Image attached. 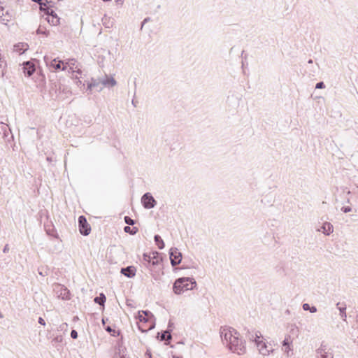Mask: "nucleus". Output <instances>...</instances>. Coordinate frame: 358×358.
I'll list each match as a JSON object with an SVG mask.
<instances>
[{
  "label": "nucleus",
  "instance_id": "obj_3",
  "mask_svg": "<svg viewBox=\"0 0 358 358\" xmlns=\"http://www.w3.org/2000/svg\"><path fill=\"white\" fill-rule=\"evenodd\" d=\"M220 334L222 341L227 347L229 344L231 343L233 338L240 336L239 333L234 328L230 327H222L220 329Z\"/></svg>",
  "mask_w": 358,
  "mask_h": 358
},
{
  "label": "nucleus",
  "instance_id": "obj_8",
  "mask_svg": "<svg viewBox=\"0 0 358 358\" xmlns=\"http://www.w3.org/2000/svg\"><path fill=\"white\" fill-rule=\"evenodd\" d=\"M169 259L173 266L178 265L182 261V253L178 248H171L169 250Z\"/></svg>",
  "mask_w": 358,
  "mask_h": 358
},
{
  "label": "nucleus",
  "instance_id": "obj_54",
  "mask_svg": "<svg viewBox=\"0 0 358 358\" xmlns=\"http://www.w3.org/2000/svg\"><path fill=\"white\" fill-rule=\"evenodd\" d=\"M102 322H103V324H105L106 320H104V318H103V319H102Z\"/></svg>",
  "mask_w": 358,
  "mask_h": 358
},
{
  "label": "nucleus",
  "instance_id": "obj_9",
  "mask_svg": "<svg viewBox=\"0 0 358 358\" xmlns=\"http://www.w3.org/2000/svg\"><path fill=\"white\" fill-rule=\"evenodd\" d=\"M79 230L82 235L87 236L91 231V227L87 223L85 216L80 215L78 217Z\"/></svg>",
  "mask_w": 358,
  "mask_h": 358
},
{
  "label": "nucleus",
  "instance_id": "obj_39",
  "mask_svg": "<svg viewBox=\"0 0 358 358\" xmlns=\"http://www.w3.org/2000/svg\"><path fill=\"white\" fill-rule=\"evenodd\" d=\"M150 20V17H146V18H145V19L143 20L142 23H141V29H143V26L145 25V23H147V22H148Z\"/></svg>",
  "mask_w": 358,
  "mask_h": 358
},
{
  "label": "nucleus",
  "instance_id": "obj_15",
  "mask_svg": "<svg viewBox=\"0 0 358 358\" xmlns=\"http://www.w3.org/2000/svg\"><path fill=\"white\" fill-rule=\"evenodd\" d=\"M100 82L103 86L108 87H113L117 84L116 80L113 77L108 78L107 76L104 78L101 79Z\"/></svg>",
  "mask_w": 358,
  "mask_h": 358
},
{
  "label": "nucleus",
  "instance_id": "obj_43",
  "mask_svg": "<svg viewBox=\"0 0 358 358\" xmlns=\"http://www.w3.org/2000/svg\"><path fill=\"white\" fill-rule=\"evenodd\" d=\"M255 334H251L250 336H249L248 338L252 341H255Z\"/></svg>",
  "mask_w": 358,
  "mask_h": 358
},
{
  "label": "nucleus",
  "instance_id": "obj_38",
  "mask_svg": "<svg viewBox=\"0 0 358 358\" xmlns=\"http://www.w3.org/2000/svg\"><path fill=\"white\" fill-rule=\"evenodd\" d=\"M71 337L73 338V339H76L78 338V332L76 331V330H72L71 331Z\"/></svg>",
  "mask_w": 358,
  "mask_h": 358
},
{
  "label": "nucleus",
  "instance_id": "obj_11",
  "mask_svg": "<svg viewBox=\"0 0 358 358\" xmlns=\"http://www.w3.org/2000/svg\"><path fill=\"white\" fill-rule=\"evenodd\" d=\"M44 61L46 65L50 66L52 70L61 69V64L63 63L62 61L52 59L49 56H45Z\"/></svg>",
  "mask_w": 358,
  "mask_h": 358
},
{
  "label": "nucleus",
  "instance_id": "obj_60",
  "mask_svg": "<svg viewBox=\"0 0 358 358\" xmlns=\"http://www.w3.org/2000/svg\"><path fill=\"white\" fill-rule=\"evenodd\" d=\"M121 358H125L124 356H122Z\"/></svg>",
  "mask_w": 358,
  "mask_h": 358
},
{
  "label": "nucleus",
  "instance_id": "obj_41",
  "mask_svg": "<svg viewBox=\"0 0 358 358\" xmlns=\"http://www.w3.org/2000/svg\"><path fill=\"white\" fill-rule=\"evenodd\" d=\"M38 323L40 324H41V325H43V326L45 325V320L42 317H39L38 318Z\"/></svg>",
  "mask_w": 358,
  "mask_h": 358
},
{
  "label": "nucleus",
  "instance_id": "obj_5",
  "mask_svg": "<svg viewBox=\"0 0 358 358\" xmlns=\"http://www.w3.org/2000/svg\"><path fill=\"white\" fill-rule=\"evenodd\" d=\"M262 334L260 332H255V342L259 353L262 355H268L270 352H273V349L269 347L263 340H260Z\"/></svg>",
  "mask_w": 358,
  "mask_h": 358
},
{
  "label": "nucleus",
  "instance_id": "obj_56",
  "mask_svg": "<svg viewBox=\"0 0 358 358\" xmlns=\"http://www.w3.org/2000/svg\"><path fill=\"white\" fill-rule=\"evenodd\" d=\"M102 90V87H101L98 91H101Z\"/></svg>",
  "mask_w": 358,
  "mask_h": 358
},
{
  "label": "nucleus",
  "instance_id": "obj_30",
  "mask_svg": "<svg viewBox=\"0 0 358 358\" xmlns=\"http://www.w3.org/2000/svg\"><path fill=\"white\" fill-rule=\"evenodd\" d=\"M292 340H291V337L290 336H287L285 337V338L284 339L283 342H282V346L283 347H286V346H290L291 343H292Z\"/></svg>",
  "mask_w": 358,
  "mask_h": 358
},
{
  "label": "nucleus",
  "instance_id": "obj_37",
  "mask_svg": "<svg viewBox=\"0 0 358 358\" xmlns=\"http://www.w3.org/2000/svg\"><path fill=\"white\" fill-rule=\"evenodd\" d=\"M105 329H106V331L107 332H108V333H112V332H113V334L112 335H113V336H115V331L114 329H113L111 328V327H110V326H107V327L105 328Z\"/></svg>",
  "mask_w": 358,
  "mask_h": 358
},
{
  "label": "nucleus",
  "instance_id": "obj_55",
  "mask_svg": "<svg viewBox=\"0 0 358 358\" xmlns=\"http://www.w3.org/2000/svg\"><path fill=\"white\" fill-rule=\"evenodd\" d=\"M111 0H103V1L104 2H108V1H110Z\"/></svg>",
  "mask_w": 358,
  "mask_h": 358
},
{
  "label": "nucleus",
  "instance_id": "obj_27",
  "mask_svg": "<svg viewBox=\"0 0 358 358\" xmlns=\"http://www.w3.org/2000/svg\"><path fill=\"white\" fill-rule=\"evenodd\" d=\"M124 231L126 233H129L131 235H134L138 232V229L137 227H135L131 228L129 226H126L124 228Z\"/></svg>",
  "mask_w": 358,
  "mask_h": 358
},
{
  "label": "nucleus",
  "instance_id": "obj_19",
  "mask_svg": "<svg viewBox=\"0 0 358 358\" xmlns=\"http://www.w3.org/2000/svg\"><path fill=\"white\" fill-rule=\"evenodd\" d=\"M171 331L172 329H167L166 331H162L161 333H158L157 338L162 341L171 340L172 338L171 334Z\"/></svg>",
  "mask_w": 358,
  "mask_h": 358
},
{
  "label": "nucleus",
  "instance_id": "obj_57",
  "mask_svg": "<svg viewBox=\"0 0 358 358\" xmlns=\"http://www.w3.org/2000/svg\"><path fill=\"white\" fill-rule=\"evenodd\" d=\"M105 20H106V17L103 18V19H102V21H104Z\"/></svg>",
  "mask_w": 358,
  "mask_h": 358
},
{
  "label": "nucleus",
  "instance_id": "obj_21",
  "mask_svg": "<svg viewBox=\"0 0 358 358\" xmlns=\"http://www.w3.org/2000/svg\"><path fill=\"white\" fill-rule=\"evenodd\" d=\"M155 322H152L149 327H145V324L141 323L138 324V329L141 332H147L155 328Z\"/></svg>",
  "mask_w": 358,
  "mask_h": 358
},
{
  "label": "nucleus",
  "instance_id": "obj_17",
  "mask_svg": "<svg viewBox=\"0 0 358 358\" xmlns=\"http://www.w3.org/2000/svg\"><path fill=\"white\" fill-rule=\"evenodd\" d=\"M160 254L157 251H153L151 252V259H152V266H155L159 264V263L162 261V258L159 257Z\"/></svg>",
  "mask_w": 358,
  "mask_h": 358
},
{
  "label": "nucleus",
  "instance_id": "obj_47",
  "mask_svg": "<svg viewBox=\"0 0 358 358\" xmlns=\"http://www.w3.org/2000/svg\"><path fill=\"white\" fill-rule=\"evenodd\" d=\"M131 103L134 107H136L137 101H135L134 99L131 101Z\"/></svg>",
  "mask_w": 358,
  "mask_h": 358
},
{
  "label": "nucleus",
  "instance_id": "obj_26",
  "mask_svg": "<svg viewBox=\"0 0 358 358\" xmlns=\"http://www.w3.org/2000/svg\"><path fill=\"white\" fill-rule=\"evenodd\" d=\"M101 79H92L91 83H90L87 85V90H91L94 87H97L101 84Z\"/></svg>",
  "mask_w": 358,
  "mask_h": 358
},
{
  "label": "nucleus",
  "instance_id": "obj_61",
  "mask_svg": "<svg viewBox=\"0 0 358 358\" xmlns=\"http://www.w3.org/2000/svg\"><path fill=\"white\" fill-rule=\"evenodd\" d=\"M357 322H358V317H357Z\"/></svg>",
  "mask_w": 358,
  "mask_h": 358
},
{
  "label": "nucleus",
  "instance_id": "obj_6",
  "mask_svg": "<svg viewBox=\"0 0 358 358\" xmlns=\"http://www.w3.org/2000/svg\"><path fill=\"white\" fill-rule=\"evenodd\" d=\"M52 289L55 294L59 299L62 300L70 299V292L65 286L55 283L52 285Z\"/></svg>",
  "mask_w": 358,
  "mask_h": 358
},
{
  "label": "nucleus",
  "instance_id": "obj_31",
  "mask_svg": "<svg viewBox=\"0 0 358 358\" xmlns=\"http://www.w3.org/2000/svg\"><path fill=\"white\" fill-rule=\"evenodd\" d=\"M141 313L143 314L146 317H149V320L155 319L154 315L149 310H142Z\"/></svg>",
  "mask_w": 358,
  "mask_h": 358
},
{
  "label": "nucleus",
  "instance_id": "obj_23",
  "mask_svg": "<svg viewBox=\"0 0 358 358\" xmlns=\"http://www.w3.org/2000/svg\"><path fill=\"white\" fill-rule=\"evenodd\" d=\"M106 300V296L103 293H101L99 294V296H96L94 298V301L96 303L99 304L100 306H104Z\"/></svg>",
  "mask_w": 358,
  "mask_h": 358
},
{
  "label": "nucleus",
  "instance_id": "obj_51",
  "mask_svg": "<svg viewBox=\"0 0 358 358\" xmlns=\"http://www.w3.org/2000/svg\"><path fill=\"white\" fill-rule=\"evenodd\" d=\"M46 159H47V161H48V162H51V161H52V159H51V157H48Z\"/></svg>",
  "mask_w": 358,
  "mask_h": 358
},
{
  "label": "nucleus",
  "instance_id": "obj_29",
  "mask_svg": "<svg viewBox=\"0 0 358 358\" xmlns=\"http://www.w3.org/2000/svg\"><path fill=\"white\" fill-rule=\"evenodd\" d=\"M138 318L139 320V322L143 324H146L150 321L149 317H146L145 316H144L143 314L141 313V311L138 312Z\"/></svg>",
  "mask_w": 358,
  "mask_h": 358
},
{
  "label": "nucleus",
  "instance_id": "obj_32",
  "mask_svg": "<svg viewBox=\"0 0 358 358\" xmlns=\"http://www.w3.org/2000/svg\"><path fill=\"white\" fill-rule=\"evenodd\" d=\"M124 220L129 226H133L135 224V221L129 216H125Z\"/></svg>",
  "mask_w": 358,
  "mask_h": 358
},
{
  "label": "nucleus",
  "instance_id": "obj_10",
  "mask_svg": "<svg viewBox=\"0 0 358 358\" xmlns=\"http://www.w3.org/2000/svg\"><path fill=\"white\" fill-rule=\"evenodd\" d=\"M44 10H45V14L47 15L45 20H47L49 24L53 26H56L59 24V17L52 9L50 8V7L46 8Z\"/></svg>",
  "mask_w": 358,
  "mask_h": 358
},
{
  "label": "nucleus",
  "instance_id": "obj_42",
  "mask_svg": "<svg viewBox=\"0 0 358 358\" xmlns=\"http://www.w3.org/2000/svg\"><path fill=\"white\" fill-rule=\"evenodd\" d=\"M283 350L285 352L287 353V355H289V351L291 350L290 346L283 347Z\"/></svg>",
  "mask_w": 358,
  "mask_h": 358
},
{
  "label": "nucleus",
  "instance_id": "obj_45",
  "mask_svg": "<svg viewBox=\"0 0 358 358\" xmlns=\"http://www.w3.org/2000/svg\"><path fill=\"white\" fill-rule=\"evenodd\" d=\"M8 250H9L8 245H5V247H4V248H3V252L4 253H6V252H8Z\"/></svg>",
  "mask_w": 358,
  "mask_h": 358
},
{
  "label": "nucleus",
  "instance_id": "obj_22",
  "mask_svg": "<svg viewBox=\"0 0 358 358\" xmlns=\"http://www.w3.org/2000/svg\"><path fill=\"white\" fill-rule=\"evenodd\" d=\"M154 240L159 250H162L164 248L165 245L164 241L159 235H155L154 236Z\"/></svg>",
  "mask_w": 358,
  "mask_h": 358
},
{
  "label": "nucleus",
  "instance_id": "obj_14",
  "mask_svg": "<svg viewBox=\"0 0 358 358\" xmlns=\"http://www.w3.org/2000/svg\"><path fill=\"white\" fill-rule=\"evenodd\" d=\"M121 273L128 278H133L136 275V269L133 266H127L121 268Z\"/></svg>",
  "mask_w": 358,
  "mask_h": 358
},
{
  "label": "nucleus",
  "instance_id": "obj_52",
  "mask_svg": "<svg viewBox=\"0 0 358 358\" xmlns=\"http://www.w3.org/2000/svg\"><path fill=\"white\" fill-rule=\"evenodd\" d=\"M308 64H313V60H312V59H309V60L308 61Z\"/></svg>",
  "mask_w": 358,
  "mask_h": 358
},
{
  "label": "nucleus",
  "instance_id": "obj_48",
  "mask_svg": "<svg viewBox=\"0 0 358 358\" xmlns=\"http://www.w3.org/2000/svg\"><path fill=\"white\" fill-rule=\"evenodd\" d=\"M296 327L295 325H292L291 326V331H293L294 330L296 329Z\"/></svg>",
  "mask_w": 358,
  "mask_h": 358
},
{
  "label": "nucleus",
  "instance_id": "obj_44",
  "mask_svg": "<svg viewBox=\"0 0 358 358\" xmlns=\"http://www.w3.org/2000/svg\"><path fill=\"white\" fill-rule=\"evenodd\" d=\"M3 15V8L2 6H0V18H1Z\"/></svg>",
  "mask_w": 358,
  "mask_h": 358
},
{
  "label": "nucleus",
  "instance_id": "obj_13",
  "mask_svg": "<svg viewBox=\"0 0 358 358\" xmlns=\"http://www.w3.org/2000/svg\"><path fill=\"white\" fill-rule=\"evenodd\" d=\"M317 231L322 232L324 235H329L334 231L333 225L328 222H324L320 229H317Z\"/></svg>",
  "mask_w": 358,
  "mask_h": 358
},
{
  "label": "nucleus",
  "instance_id": "obj_16",
  "mask_svg": "<svg viewBox=\"0 0 358 358\" xmlns=\"http://www.w3.org/2000/svg\"><path fill=\"white\" fill-rule=\"evenodd\" d=\"M316 354L320 358H333L331 354L326 352V348L322 345L316 350Z\"/></svg>",
  "mask_w": 358,
  "mask_h": 358
},
{
  "label": "nucleus",
  "instance_id": "obj_33",
  "mask_svg": "<svg viewBox=\"0 0 358 358\" xmlns=\"http://www.w3.org/2000/svg\"><path fill=\"white\" fill-rule=\"evenodd\" d=\"M37 34H45L47 35V31L45 28H43L41 25L39 26V27L37 29Z\"/></svg>",
  "mask_w": 358,
  "mask_h": 358
},
{
  "label": "nucleus",
  "instance_id": "obj_50",
  "mask_svg": "<svg viewBox=\"0 0 358 358\" xmlns=\"http://www.w3.org/2000/svg\"><path fill=\"white\" fill-rule=\"evenodd\" d=\"M76 83V85H80V84H81V81H80V80H77Z\"/></svg>",
  "mask_w": 358,
  "mask_h": 358
},
{
  "label": "nucleus",
  "instance_id": "obj_53",
  "mask_svg": "<svg viewBox=\"0 0 358 358\" xmlns=\"http://www.w3.org/2000/svg\"><path fill=\"white\" fill-rule=\"evenodd\" d=\"M0 317H1V318L3 317V314L1 313V311H0Z\"/></svg>",
  "mask_w": 358,
  "mask_h": 358
},
{
  "label": "nucleus",
  "instance_id": "obj_59",
  "mask_svg": "<svg viewBox=\"0 0 358 358\" xmlns=\"http://www.w3.org/2000/svg\"><path fill=\"white\" fill-rule=\"evenodd\" d=\"M242 65H243V66H245V64H244L243 62L242 63Z\"/></svg>",
  "mask_w": 358,
  "mask_h": 358
},
{
  "label": "nucleus",
  "instance_id": "obj_2",
  "mask_svg": "<svg viewBox=\"0 0 358 358\" xmlns=\"http://www.w3.org/2000/svg\"><path fill=\"white\" fill-rule=\"evenodd\" d=\"M196 285V281L191 278L183 277L177 279L173 286L176 294H181L185 290H192Z\"/></svg>",
  "mask_w": 358,
  "mask_h": 358
},
{
  "label": "nucleus",
  "instance_id": "obj_34",
  "mask_svg": "<svg viewBox=\"0 0 358 358\" xmlns=\"http://www.w3.org/2000/svg\"><path fill=\"white\" fill-rule=\"evenodd\" d=\"M352 210V208L351 206H343L341 208V211H343V213H350Z\"/></svg>",
  "mask_w": 358,
  "mask_h": 358
},
{
  "label": "nucleus",
  "instance_id": "obj_4",
  "mask_svg": "<svg viewBox=\"0 0 358 358\" xmlns=\"http://www.w3.org/2000/svg\"><path fill=\"white\" fill-rule=\"evenodd\" d=\"M233 339L231 343L227 346L229 350L238 355H243L246 351L245 341L240 338V336Z\"/></svg>",
  "mask_w": 358,
  "mask_h": 358
},
{
  "label": "nucleus",
  "instance_id": "obj_24",
  "mask_svg": "<svg viewBox=\"0 0 358 358\" xmlns=\"http://www.w3.org/2000/svg\"><path fill=\"white\" fill-rule=\"evenodd\" d=\"M340 305V303H338L336 304L339 311H340V315L341 317V318L345 321L346 320V317H347V315H346V313H345V310H346V306L344 305L343 306H339Z\"/></svg>",
  "mask_w": 358,
  "mask_h": 358
},
{
  "label": "nucleus",
  "instance_id": "obj_46",
  "mask_svg": "<svg viewBox=\"0 0 358 358\" xmlns=\"http://www.w3.org/2000/svg\"><path fill=\"white\" fill-rule=\"evenodd\" d=\"M145 355H147L148 358H152L151 352H149L148 350L146 352Z\"/></svg>",
  "mask_w": 358,
  "mask_h": 358
},
{
  "label": "nucleus",
  "instance_id": "obj_18",
  "mask_svg": "<svg viewBox=\"0 0 358 358\" xmlns=\"http://www.w3.org/2000/svg\"><path fill=\"white\" fill-rule=\"evenodd\" d=\"M151 253L150 254H147V253H144L143 255V264L145 265V266L150 269V271H152V268H151V266H152V259H151Z\"/></svg>",
  "mask_w": 358,
  "mask_h": 358
},
{
  "label": "nucleus",
  "instance_id": "obj_62",
  "mask_svg": "<svg viewBox=\"0 0 358 358\" xmlns=\"http://www.w3.org/2000/svg\"><path fill=\"white\" fill-rule=\"evenodd\" d=\"M357 170H358V167H357Z\"/></svg>",
  "mask_w": 358,
  "mask_h": 358
},
{
  "label": "nucleus",
  "instance_id": "obj_40",
  "mask_svg": "<svg viewBox=\"0 0 358 358\" xmlns=\"http://www.w3.org/2000/svg\"><path fill=\"white\" fill-rule=\"evenodd\" d=\"M352 196H350V197H347V198H346V201H345V202H346L347 203L350 204V205H352Z\"/></svg>",
  "mask_w": 358,
  "mask_h": 358
},
{
  "label": "nucleus",
  "instance_id": "obj_49",
  "mask_svg": "<svg viewBox=\"0 0 358 358\" xmlns=\"http://www.w3.org/2000/svg\"><path fill=\"white\" fill-rule=\"evenodd\" d=\"M172 326H173V324L169 322V325H168V329H171Z\"/></svg>",
  "mask_w": 358,
  "mask_h": 358
},
{
  "label": "nucleus",
  "instance_id": "obj_35",
  "mask_svg": "<svg viewBox=\"0 0 358 358\" xmlns=\"http://www.w3.org/2000/svg\"><path fill=\"white\" fill-rule=\"evenodd\" d=\"M346 194L348 195H350V194H352L353 195H355L356 196V199H358V188L357 189L356 191H353V192H351L350 190H347L346 191Z\"/></svg>",
  "mask_w": 358,
  "mask_h": 358
},
{
  "label": "nucleus",
  "instance_id": "obj_1",
  "mask_svg": "<svg viewBox=\"0 0 358 358\" xmlns=\"http://www.w3.org/2000/svg\"><path fill=\"white\" fill-rule=\"evenodd\" d=\"M50 94L55 99L64 100L71 95V90L69 85L65 80H59L51 83Z\"/></svg>",
  "mask_w": 358,
  "mask_h": 358
},
{
  "label": "nucleus",
  "instance_id": "obj_28",
  "mask_svg": "<svg viewBox=\"0 0 358 358\" xmlns=\"http://www.w3.org/2000/svg\"><path fill=\"white\" fill-rule=\"evenodd\" d=\"M302 308L304 310H309L312 313L317 312V308L315 306H310L308 303H303Z\"/></svg>",
  "mask_w": 358,
  "mask_h": 358
},
{
  "label": "nucleus",
  "instance_id": "obj_25",
  "mask_svg": "<svg viewBox=\"0 0 358 358\" xmlns=\"http://www.w3.org/2000/svg\"><path fill=\"white\" fill-rule=\"evenodd\" d=\"M6 66V61L0 57V78H3L4 76Z\"/></svg>",
  "mask_w": 358,
  "mask_h": 358
},
{
  "label": "nucleus",
  "instance_id": "obj_58",
  "mask_svg": "<svg viewBox=\"0 0 358 358\" xmlns=\"http://www.w3.org/2000/svg\"><path fill=\"white\" fill-rule=\"evenodd\" d=\"M242 65H243V66H245V64H244L243 62L242 63Z\"/></svg>",
  "mask_w": 358,
  "mask_h": 358
},
{
  "label": "nucleus",
  "instance_id": "obj_7",
  "mask_svg": "<svg viewBox=\"0 0 358 358\" xmlns=\"http://www.w3.org/2000/svg\"><path fill=\"white\" fill-rule=\"evenodd\" d=\"M141 203L145 208L150 209L157 205V201L151 193L146 192L141 197Z\"/></svg>",
  "mask_w": 358,
  "mask_h": 358
},
{
  "label": "nucleus",
  "instance_id": "obj_36",
  "mask_svg": "<svg viewBox=\"0 0 358 358\" xmlns=\"http://www.w3.org/2000/svg\"><path fill=\"white\" fill-rule=\"evenodd\" d=\"M325 87V85L323 82H319L316 84L315 88L316 89H323Z\"/></svg>",
  "mask_w": 358,
  "mask_h": 358
},
{
  "label": "nucleus",
  "instance_id": "obj_12",
  "mask_svg": "<svg viewBox=\"0 0 358 358\" xmlns=\"http://www.w3.org/2000/svg\"><path fill=\"white\" fill-rule=\"evenodd\" d=\"M22 69L25 76H31L35 72L36 67L31 62H25Z\"/></svg>",
  "mask_w": 358,
  "mask_h": 358
},
{
  "label": "nucleus",
  "instance_id": "obj_20",
  "mask_svg": "<svg viewBox=\"0 0 358 358\" xmlns=\"http://www.w3.org/2000/svg\"><path fill=\"white\" fill-rule=\"evenodd\" d=\"M28 48V45L26 43H18L14 46V50L20 55L23 54Z\"/></svg>",
  "mask_w": 358,
  "mask_h": 358
}]
</instances>
